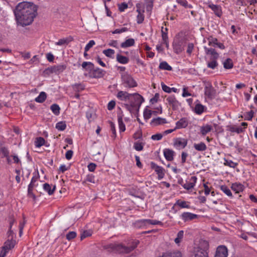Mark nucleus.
Masks as SVG:
<instances>
[{
  "instance_id": "nucleus-1",
  "label": "nucleus",
  "mask_w": 257,
  "mask_h": 257,
  "mask_svg": "<svg viewBox=\"0 0 257 257\" xmlns=\"http://www.w3.org/2000/svg\"><path fill=\"white\" fill-rule=\"evenodd\" d=\"M36 12L37 8L33 3L23 2L17 6L14 13L15 17H19V19H21L22 16H24V14L27 13L28 16L25 20L28 23L33 21L36 15Z\"/></svg>"
},
{
  "instance_id": "nucleus-2",
  "label": "nucleus",
  "mask_w": 257,
  "mask_h": 257,
  "mask_svg": "<svg viewBox=\"0 0 257 257\" xmlns=\"http://www.w3.org/2000/svg\"><path fill=\"white\" fill-rule=\"evenodd\" d=\"M139 243L138 240L132 241L127 245L121 243H113L105 245V248L119 253H129L137 247Z\"/></svg>"
},
{
  "instance_id": "nucleus-3",
  "label": "nucleus",
  "mask_w": 257,
  "mask_h": 257,
  "mask_svg": "<svg viewBox=\"0 0 257 257\" xmlns=\"http://www.w3.org/2000/svg\"><path fill=\"white\" fill-rule=\"evenodd\" d=\"M121 78L122 84L125 88H133L137 86V82L133 77L127 72L121 73Z\"/></svg>"
},
{
  "instance_id": "nucleus-4",
  "label": "nucleus",
  "mask_w": 257,
  "mask_h": 257,
  "mask_svg": "<svg viewBox=\"0 0 257 257\" xmlns=\"http://www.w3.org/2000/svg\"><path fill=\"white\" fill-rule=\"evenodd\" d=\"M201 245L195 246L193 250V253L195 257H207L208 243L207 242L204 241L203 244Z\"/></svg>"
},
{
  "instance_id": "nucleus-5",
  "label": "nucleus",
  "mask_w": 257,
  "mask_h": 257,
  "mask_svg": "<svg viewBox=\"0 0 257 257\" xmlns=\"http://www.w3.org/2000/svg\"><path fill=\"white\" fill-rule=\"evenodd\" d=\"M144 101L143 97L138 93H131V96L128 102L133 106H135L138 110L139 109L141 104Z\"/></svg>"
},
{
  "instance_id": "nucleus-6",
  "label": "nucleus",
  "mask_w": 257,
  "mask_h": 257,
  "mask_svg": "<svg viewBox=\"0 0 257 257\" xmlns=\"http://www.w3.org/2000/svg\"><path fill=\"white\" fill-rule=\"evenodd\" d=\"M188 144V140L183 138H177L173 140L174 147L180 150L185 148Z\"/></svg>"
},
{
  "instance_id": "nucleus-7",
  "label": "nucleus",
  "mask_w": 257,
  "mask_h": 257,
  "mask_svg": "<svg viewBox=\"0 0 257 257\" xmlns=\"http://www.w3.org/2000/svg\"><path fill=\"white\" fill-rule=\"evenodd\" d=\"M166 101L173 110L178 109L181 105V103L177 100L174 95L168 96L166 98Z\"/></svg>"
},
{
  "instance_id": "nucleus-8",
  "label": "nucleus",
  "mask_w": 257,
  "mask_h": 257,
  "mask_svg": "<svg viewBox=\"0 0 257 257\" xmlns=\"http://www.w3.org/2000/svg\"><path fill=\"white\" fill-rule=\"evenodd\" d=\"M216 93L215 90L210 83H206L204 87V94L209 99H213Z\"/></svg>"
},
{
  "instance_id": "nucleus-9",
  "label": "nucleus",
  "mask_w": 257,
  "mask_h": 257,
  "mask_svg": "<svg viewBox=\"0 0 257 257\" xmlns=\"http://www.w3.org/2000/svg\"><path fill=\"white\" fill-rule=\"evenodd\" d=\"M150 166L151 168L153 169L158 175V177L159 180L164 177V169L162 167L157 165L153 162H151Z\"/></svg>"
},
{
  "instance_id": "nucleus-10",
  "label": "nucleus",
  "mask_w": 257,
  "mask_h": 257,
  "mask_svg": "<svg viewBox=\"0 0 257 257\" xmlns=\"http://www.w3.org/2000/svg\"><path fill=\"white\" fill-rule=\"evenodd\" d=\"M208 42V45L210 46L215 47H217L220 49L223 50L225 49V46L223 43L218 42V40L216 38L213 37L212 36H209L207 38Z\"/></svg>"
},
{
  "instance_id": "nucleus-11",
  "label": "nucleus",
  "mask_w": 257,
  "mask_h": 257,
  "mask_svg": "<svg viewBox=\"0 0 257 257\" xmlns=\"http://www.w3.org/2000/svg\"><path fill=\"white\" fill-rule=\"evenodd\" d=\"M228 249L224 245L218 246L215 252L214 257H227Z\"/></svg>"
},
{
  "instance_id": "nucleus-12",
  "label": "nucleus",
  "mask_w": 257,
  "mask_h": 257,
  "mask_svg": "<svg viewBox=\"0 0 257 257\" xmlns=\"http://www.w3.org/2000/svg\"><path fill=\"white\" fill-rule=\"evenodd\" d=\"M116 96L120 101L128 102L131 96V93L121 90L117 92Z\"/></svg>"
},
{
  "instance_id": "nucleus-13",
  "label": "nucleus",
  "mask_w": 257,
  "mask_h": 257,
  "mask_svg": "<svg viewBox=\"0 0 257 257\" xmlns=\"http://www.w3.org/2000/svg\"><path fill=\"white\" fill-rule=\"evenodd\" d=\"M66 68V66L63 64L53 66L48 68L49 71L52 73L59 74L63 72Z\"/></svg>"
},
{
  "instance_id": "nucleus-14",
  "label": "nucleus",
  "mask_w": 257,
  "mask_h": 257,
  "mask_svg": "<svg viewBox=\"0 0 257 257\" xmlns=\"http://www.w3.org/2000/svg\"><path fill=\"white\" fill-rule=\"evenodd\" d=\"M197 215L191 212H185L180 215V218L184 222H188L197 218Z\"/></svg>"
},
{
  "instance_id": "nucleus-15",
  "label": "nucleus",
  "mask_w": 257,
  "mask_h": 257,
  "mask_svg": "<svg viewBox=\"0 0 257 257\" xmlns=\"http://www.w3.org/2000/svg\"><path fill=\"white\" fill-rule=\"evenodd\" d=\"M204 49L206 54L208 55H210V59H218L219 58V54L216 51L212 48H207V47H204Z\"/></svg>"
},
{
  "instance_id": "nucleus-16",
  "label": "nucleus",
  "mask_w": 257,
  "mask_h": 257,
  "mask_svg": "<svg viewBox=\"0 0 257 257\" xmlns=\"http://www.w3.org/2000/svg\"><path fill=\"white\" fill-rule=\"evenodd\" d=\"M197 181V177L195 176L191 177L188 180L186 181V183L182 185L184 188L187 190H190L193 188Z\"/></svg>"
},
{
  "instance_id": "nucleus-17",
  "label": "nucleus",
  "mask_w": 257,
  "mask_h": 257,
  "mask_svg": "<svg viewBox=\"0 0 257 257\" xmlns=\"http://www.w3.org/2000/svg\"><path fill=\"white\" fill-rule=\"evenodd\" d=\"M188 125V120L187 118L183 117L176 122L174 130L185 128Z\"/></svg>"
},
{
  "instance_id": "nucleus-18",
  "label": "nucleus",
  "mask_w": 257,
  "mask_h": 257,
  "mask_svg": "<svg viewBox=\"0 0 257 257\" xmlns=\"http://www.w3.org/2000/svg\"><path fill=\"white\" fill-rule=\"evenodd\" d=\"M92 69V71L90 72V75L92 77L101 78L104 75L105 72L99 68L95 69L93 68Z\"/></svg>"
},
{
  "instance_id": "nucleus-19",
  "label": "nucleus",
  "mask_w": 257,
  "mask_h": 257,
  "mask_svg": "<svg viewBox=\"0 0 257 257\" xmlns=\"http://www.w3.org/2000/svg\"><path fill=\"white\" fill-rule=\"evenodd\" d=\"M195 103L194 112L197 114H201L204 111L206 107L201 104L198 100L195 101Z\"/></svg>"
},
{
  "instance_id": "nucleus-20",
  "label": "nucleus",
  "mask_w": 257,
  "mask_h": 257,
  "mask_svg": "<svg viewBox=\"0 0 257 257\" xmlns=\"http://www.w3.org/2000/svg\"><path fill=\"white\" fill-rule=\"evenodd\" d=\"M28 16L27 15V14L26 13V14H24V16H22L21 19H19V17H16V19L17 23L18 25H21L22 27H24V26H28V25H29L30 24H31L32 23V22H30L27 23L26 22V21L25 20L26 19V18L27 19V17H28Z\"/></svg>"
},
{
  "instance_id": "nucleus-21",
  "label": "nucleus",
  "mask_w": 257,
  "mask_h": 257,
  "mask_svg": "<svg viewBox=\"0 0 257 257\" xmlns=\"http://www.w3.org/2000/svg\"><path fill=\"white\" fill-rule=\"evenodd\" d=\"M231 188L236 193L242 192L244 189V187L242 184L237 182L233 183L231 185Z\"/></svg>"
},
{
  "instance_id": "nucleus-22",
  "label": "nucleus",
  "mask_w": 257,
  "mask_h": 257,
  "mask_svg": "<svg viewBox=\"0 0 257 257\" xmlns=\"http://www.w3.org/2000/svg\"><path fill=\"white\" fill-rule=\"evenodd\" d=\"M209 8H210L215 13V14L218 17H220L222 15V11L221 7L218 5L214 4H210L208 6Z\"/></svg>"
},
{
  "instance_id": "nucleus-23",
  "label": "nucleus",
  "mask_w": 257,
  "mask_h": 257,
  "mask_svg": "<svg viewBox=\"0 0 257 257\" xmlns=\"http://www.w3.org/2000/svg\"><path fill=\"white\" fill-rule=\"evenodd\" d=\"M164 155L165 159L168 161H171L174 159V152L173 150L166 149L164 150Z\"/></svg>"
},
{
  "instance_id": "nucleus-24",
  "label": "nucleus",
  "mask_w": 257,
  "mask_h": 257,
  "mask_svg": "<svg viewBox=\"0 0 257 257\" xmlns=\"http://www.w3.org/2000/svg\"><path fill=\"white\" fill-rule=\"evenodd\" d=\"M167 123L166 118L158 117L157 118H153L150 124L153 126H156L160 124H162Z\"/></svg>"
},
{
  "instance_id": "nucleus-25",
  "label": "nucleus",
  "mask_w": 257,
  "mask_h": 257,
  "mask_svg": "<svg viewBox=\"0 0 257 257\" xmlns=\"http://www.w3.org/2000/svg\"><path fill=\"white\" fill-rule=\"evenodd\" d=\"M213 128L211 125L206 124L200 127V131L202 136H205L212 130Z\"/></svg>"
},
{
  "instance_id": "nucleus-26",
  "label": "nucleus",
  "mask_w": 257,
  "mask_h": 257,
  "mask_svg": "<svg viewBox=\"0 0 257 257\" xmlns=\"http://www.w3.org/2000/svg\"><path fill=\"white\" fill-rule=\"evenodd\" d=\"M193 147L195 150L199 152L205 151L207 150V146L204 142H201L199 143H194Z\"/></svg>"
},
{
  "instance_id": "nucleus-27",
  "label": "nucleus",
  "mask_w": 257,
  "mask_h": 257,
  "mask_svg": "<svg viewBox=\"0 0 257 257\" xmlns=\"http://www.w3.org/2000/svg\"><path fill=\"white\" fill-rule=\"evenodd\" d=\"M123 115L121 113L118 114L117 115V119H118V123L119 126V132H123L125 130V126L124 123L123 122L122 120Z\"/></svg>"
},
{
  "instance_id": "nucleus-28",
  "label": "nucleus",
  "mask_w": 257,
  "mask_h": 257,
  "mask_svg": "<svg viewBox=\"0 0 257 257\" xmlns=\"http://www.w3.org/2000/svg\"><path fill=\"white\" fill-rule=\"evenodd\" d=\"M135 43V40L133 38H130L122 42L120 46L122 48H126L134 46Z\"/></svg>"
},
{
  "instance_id": "nucleus-29",
  "label": "nucleus",
  "mask_w": 257,
  "mask_h": 257,
  "mask_svg": "<svg viewBox=\"0 0 257 257\" xmlns=\"http://www.w3.org/2000/svg\"><path fill=\"white\" fill-rule=\"evenodd\" d=\"M43 188L44 191L47 192L49 195H51L54 193L56 187L55 186H54L53 188H51L50 185L46 183L43 184Z\"/></svg>"
},
{
  "instance_id": "nucleus-30",
  "label": "nucleus",
  "mask_w": 257,
  "mask_h": 257,
  "mask_svg": "<svg viewBox=\"0 0 257 257\" xmlns=\"http://www.w3.org/2000/svg\"><path fill=\"white\" fill-rule=\"evenodd\" d=\"M14 247V242L12 240H8L5 242L4 245L2 247L4 250H6L7 252H9V251L12 248Z\"/></svg>"
},
{
  "instance_id": "nucleus-31",
  "label": "nucleus",
  "mask_w": 257,
  "mask_h": 257,
  "mask_svg": "<svg viewBox=\"0 0 257 257\" xmlns=\"http://www.w3.org/2000/svg\"><path fill=\"white\" fill-rule=\"evenodd\" d=\"M218 65V63L217 62V59H210V60L207 61V66L208 68L214 69Z\"/></svg>"
},
{
  "instance_id": "nucleus-32",
  "label": "nucleus",
  "mask_w": 257,
  "mask_h": 257,
  "mask_svg": "<svg viewBox=\"0 0 257 257\" xmlns=\"http://www.w3.org/2000/svg\"><path fill=\"white\" fill-rule=\"evenodd\" d=\"M116 58L118 62L122 64H127L129 61L128 58L118 54L116 55Z\"/></svg>"
},
{
  "instance_id": "nucleus-33",
  "label": "nucleus",
  "mask_w": 257,
  "mask_h": 257,
  "mask_svg": "<svg viewBox=\"0 0 257 257\" xmlns=\"http://www.w3.org/2000/svg\"><path fill=\"white\" fill-rule=\"evenodd\" d=\"M223 67L226 69H230L233 68V64L230 58H227L223 62Z\"/></svg>"
},
{
  "instance_id": "nucleus-34",
  "label": "nucleus",
  "mask_w": 257,
  "mask_h": 257,
  "mask_svg": "<svg viewBox=\"0 0 257 257\" xmlns=\"http://www.w3.org/2000/svg\"><path fill=\"white\" fill-rule=\"evenodd\" d=\"M47 95L45 92H41L39 95L35 98V101L37 102L42 103L46 99Z\"/></svg>"
},
{
  "instance_id": "nucleus-35",
  "label": "nucleus",
  "mask_w": 257,
  "mask_h": 257,
  "mask_svg": "<svg viewBox=\"0 0 257 257\" xmlns=\"http://www.w3.org/2000/svg\"><path fill=\"white\" fill-rule=\"evenodd\" d=\"M86 182H89L92 183H96V179L95 176L93 174H88L86 176L85 179L83 181V184L86 183Z\"/></svg>"
},
{
  "instance_id": "nucleus-36",
  "label": "nucleus",
  "mask_w": 257,
  "mask_h": 257,
  "mask_svg": "<svg viewBox=\"0 0 257 257\" xmlns=\"http://www.w3.org/2000/svg\"><path fill=\"white\" fill-rule=\"evenodd\" d=\"M159 67L160 69L162 70H166L168 71H171L172 70V67L170 65H169L168 64V63L166 61L161 62L160 63Z\"/></svg>"
},
{
  "instance_id": "nucleus-37",
  "label": "nucleus",
  "mask_w": 257,
  "mask_h": 257,
  "mask_svg": "<svg viewBox=\"0 0 257 257\" xmlns=\"http://www.w3.org/2000/svg\"><path fill=\"white\" fill-rule=\"evenodd\" d=\"M45 140L42 137H38L36 139L35 142V145L37 148H40L41 146L45 145Z\"/></svg>"
},
{
  "instance_id": "nucleus-38",
  "label": "nucleus",
  "mask_w": 257,
  "mask_h": 257,
  "mask_svg": "<svg viewBox=\"0 0 257 257\" xmlns=\"http://www.w3.org/2000/svg\"><path fill=\"white\" fill-rule=\"evenodd\" d=\"M176 2L186 9H192V5L189 4L186 0H176Z\"/></svg>"
},
{
  "instance_id": "nucleus-39",
  "label": "nucleus",
  "mask_w": 257,
  "mask_h": 257,
  "mask_svg": "<svg viewBox=\"0 0 257 257\" xmlns=\"http://www.w3.org/2000/svg\"><path fill=\"white\" fill-rule=\"evenodd\" d=\"M152 115H153V112H152V110H150V109H149L147 108H145L144 109V112H143V115H144V119L146 121H147L148 120H149L151 117Z\"/></svg>"
},
{
  "instance_id": "nucleus-40",
  "label": "nucleus",
  "mask_w": 257,
  "mask_h": 257,
  "mask_svg": "<svg viewBox=\"0 0 257 257\" xmlns=\"http://www.w3.org/2000/svg\"><path fill=\"white\" fill-rule=\"evenodd\" d=\"M178 205L181 208H189L190 207L189 205L187 204V202L185 201H177L176 203L174 204V206L172 207V209H174V207L176 205Z\"/></svg>"
},
{
  "instance_id": "nucleus-41",
  "label": "nucleus",
  "mask_w": 257,
  "mask_h": 257,
  "mask_svg": "<svg viewBox=\"0 0 257 257\" xmlns=\"http://www.w3.org/2000/svg\"><path fill=\"white\" fill-rule=\"evenodd\" d=\"M56 128L60 131H63L66 128V124L65 121H59L56 124Z\"/></svg>"
},
{
  "instance_id": "nucleus-42",
  "label": "nucleus",
  "mask_w": 257,
  "mask_h": 257,
  "mask_svg": "<svg viewBox=\"0 0 257 257\" xmlns=\"http://www.w3.org/2000/svg\"><path fill=\"white\" fill-rule=\"evenodd\" d=\"M183 236H184V231L183 230L179 231L177 233V237L174 240L176 244H179L182 241V239H183Z\"/></svg>"
},
{
  "instance_id": "nucleus-43",
  "label": "nucleus",
  "mask_w": 257,
  "mask_h": 257,
  "mask_svg": "<svg viewBox=\"0 0 257 257\" xmlns=\"http://www.w3.org/2000/svg\"><path fill=\"white\" fill-rule=\"evenodd\" d=\"M51 110L55 115H58L60 113V108L57 104H53L50 107Z\"/></svg>"
},
{
  "instance_id": "nucleus-44",
  "label": "nucleus",
  "mask_w": 257,
  "mask_h": 257,
  "mask_svg": "<svg viewBox=\"0 0 257 257\" xmlns=\"http://www.w3.org/2000/svg\"><path fill=\"white\" fill-rule=\"evenodd\" d=\"M224 165L225 166L234 168L237 165V163H235L230 160L224 159Z\"/></svg>"
},
{
  "instance_id": "nucleus-45",
  "label": "nucleus",
  "mask_w": 257,
  "mask_h": 257,
  "mask_svg": "<svg viewBox=\"0 0 257 257\" xmlns=\"http://www.w3.org/2000/svg\"><path fill=\"white\" fill-rule=\"evenodd\" d=\"M220 189L228 196L230 197H232V193L227 186L225 185H222L220 187Z\"/></svg>"
},
{
  "instance_id": "nucleus-46",
  "label": "nucleus",
  "mask_w": 257,
  "mask_h": 257,
  "mask_svg": "<svg viewBox=\"0 0 257 257\" xmlns=\"http://www.w3.org/2000/svg\"><path fill=\"white\" fill-rule=\"evenodd\" d=\"M154 0H145L146 4V10L147 12H151L152 11Z\"/></svg>"
},
{
  "instance_id": "nucleus-47",
  "label": "nucleus",
  "mask_w": 257,
  "mask_h": 257,
  "mask_svg": "<svg viewBox=\"0 0 257 257\" xmlns=\"http://www.w3.org/2000/svg\"><path fill=\"white\" fill-rule=\"evenodd\" d=\"M83 68L91 70L93 68V64L90 62H84L82 64Z\"/></svg>"
},
{
  "instance_id": "nucleus-48",
  "label": "nucleus",
  "mask_w": 257,
  "mask_h": 257,
  "mask_svg": "<svg viewBox=\"0 0 257 257\" xmlns=\"http://www.w3.org/2000/svg\"><path fill=\"white\" fill-rule=\"evenodd\" d=\"M92 233V231L91 230H86L83 231L80 236L81 240L83 239L84 238L90 236L91 235Z\"/></svg>"
},
{
  "instance_id": "nucleus-49",
  "label": "nucleus",
  "mask_w": 257,
  "mask_h": 257,
  "mask_svg": "<svg viewBox=\"0 0 257 257\" xmlns=\"http://www.w3.org/2000/svg\"><path fill=\"white\" fill-rule=\"evenodd\" d=\"M144 10H143L142 12L138 13V16L137 17V21L138 24H142L144 20V15L143 14Z\"/></svg>"
},
{
  "instance_id": "nucleus-50",
  "label": "nucleus",
  "mask_w": 257,
  "mask_h": 257,
  "mask_svg": "<svg viewBox=\"0 0 257 257\" xmlns=\"http://www.w3.org/2000/svg\"><path fill=\"white\" fill-rule=\"evenodd\" d=\"M134 148L137 151H142L144 148V144L139 142H135L134 145Z\"/></svg>"
},
{
  "instance_id": "nucleus-51",
  "label": "nucleus",
  "mask_w": 257,
  "mask_h": 257,
  "mask_svg": "<svg viewBox=\"0 0 257 257\" xmlns=\"http://www.w3.org/2000/svg\"><path fill=\"white\" fill-rule=\"evenodd\" d=\"M0 153L3 155L2 157H8L10 154L8 149L5 147H0Z\"/></svg>"
},
{
  "instance_id": "nucleus-52",
  "label": "nucleus",
  "mask_w": 257,
  "mask_h": 257,
  "mask_svg": "<svg viewBox=\"0 0 257 257\" xmlns=\"http://www.w3.org/2000/svg\"><path fill=\"white\" fill-rule=\"evenodd\" d=\"M114 50L111 49H108L103 51V53L106 56L108 57H112V56L114 55Z\"/></svg>"
},
{
  "instance_id": "nucleus-53",
  "label": "nucleus",
  "mask_w": 257,
  "mask_h": 257,
  "mask_svg": "<svg viewBox=\"0 0 257 257\" xmlns=\"http://www.w3.org/2000/svg\"><path fill=\"white\" fill-rule=\"evenodd\" d=\"M167 28H164L162 27L161 32H162V37L163 42H166V40L168 39V35H167Z\"/></svg>"
},
{
  "instance_id": "nucleus-54",
  "label": "nucleus",
  "mask_w": 257,
  "mask_h": 257,
  "mask_svg": "<svg viewBox=\"0 0 257 257\" xmlns=\"http://www.w3.org/2000/svg\"><path fill=\"white\" fill-rule=\"evenodd\" d=\"M254 114V112L251 110L248 112H246L244 114L245 119L247 120H251Z\"/></svg>"
},
{
  "instance_id": "nucleus-55",
  "label": "nucleus",
  "mask_w": 257,
  "mask_h": 257,
  "mask_svg": "<svg viewBox=\"0 0 257 257\" xmlns=\"http://www.w3.org/2000/svg\"><path fill=\"white\" fill-rule=\"evenodd\" d=\"M230 131L231 132H235L237 134H240L243 132V130L241 127L231 126L230 128Z\"/></svg>"
},
{
  "instance_id": "nucleus-56",
  "label": "nucleus",
  "mask_w": 257,
  "mask_h": 257,
  "mask_svg": "<svg viewBox=\"0 0 257 257\" xmlns=\"http://www.w3.org/2000/svg\"><path fill=\"white\" fill-rule=\"evenodd\" d=\"M145 220H147V219H140L136 221V224L138 227H142L145 225H148L147 222L145 221Z\"/></svg>"
},
{
  "instance_id": "nucleus-57",
  "label": "nucleus",
  "mask_w": 257,
  "mask_h": 257,
  "mask_svg": "<svg viewBox=\"0 0 257 257\" xmlns=\"http://www.w3.org/2000/svg\"><path fill=\"white\" fill-rule=\"evenodd\" d=\"M145 221L147 222L148 224H152V225H162V223L160 221H158L157 220H151V219H147V220H145Z\"/></svg>"
},
{
  "instance_id": "nucleus-58",
  "label": "nucleus",
  "mask_w": 257,
  "mask_h": 257,
  "mask_svg": "<svg viewBox=\"0 0 257 257\" xmlns=\"http://www.w3.org/2000/svg\"><path fill=\"white\" fill-rule=\"evenodd\" d=\"M128 31V29L126 27H122L120 29H115L114 31L112 32V33L113 34H120L123 32H125Z\"/></svg>"
},
{
  "instance_id": "nucleus-59",
  "label": "nucleus",
  "mask_w": 257,
  "mask_h": 257,
  "mask_svg": "<svg viewBox=\"0 0 257 257\" xmlns=\"http://www.w3.org/2000/svg\"><path fill=\"white\" fill-rule=\"evenodd\" d=\"M76 236V233L75 231H70L69 232L66 234V238L68 240H70L73 238H74Z\"/></svg>"
},
{
  "instance_id": "nucleus-60",
  "label": "nucleus",
  "mask_w": 257,
  "mask_h": 257,
  "mask_svg": "<svg viewBox=\"0 0 257 257\" xmlns=\"http://www.w3.org/2000/svg\"><path fill=\"white\" fill-rule=\"evenodd\" d=\"M95 44V42L94 40H90L87 44L85 47L84 50L85 51H88L91 48H92Z\"/></svg>"
},
{
  "instance_id": "nucleus-61",
  "label": "nucleus",
  "mask_w": 257,
  "mask_h": 257,
  "mask_svg": "<svg viewBox=\"0 0 257 257\" xmlns=\"http://www.w3.org/2000/svg\"><path fill=\"white\" fill-rule=\"evenodd\" d=\"M69 41L67 39H61L55 43L56 45L62 46L65 44H67Z\"/></svg>"
},
{
  "instance_id": "nucleus-62",
  "label": "nucleus",
  "mask_w": 257,
  "mask_h": 257,
  "mask_svg": "<svg viewBox=\"0 0 257 257\" xmlns=\"http://www.w3.org/2000/svg\"><path fill=\"white\" fill-rule=\"evenodd\" d=\"M73 87L74 89H75L76 90H77V91H81L84 89V86L81 83L75 84L73 86Z\"/></svg>"
},
{
  "instance_id": "nucleus-63",
  "label": "nucleus",
  "mask_w": 257,
  "mask_h": 257,
  "mask_svg": "<svg viewBox=\"0 0 257 257\" xmlns=\"http://www.w3.org/2000/svg\"><path fill=\"white\" fill-rule=\"evenodd\" d=\"M163 136V135L162 134H157L152 135L151 139L154 141H160L162 139Z\"/></svg>"
},
{
  "instance_id": "nucleus-64",
  "label": "nucleus",
  "mask_w": 257,
  "mask_h": 257,
  "mask_svg": "<svg viewBox=\"0 0 257 257\" xmlns=\"http://www.w3.org/2000/svg\"><path fill=\"white\" fill-rule=\"evenodd\" d=\"M37 176L36 175H34L31 179V182L28 185V187L30 188H34V187L35 186V183L37 181Z\"/></svg>"
}]
</instances>
